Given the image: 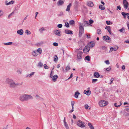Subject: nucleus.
<instances>
[{
    "label": "nucleus",
    "mask_w": 129,
    "mask_h": 129,
    "mask_svg": "<svg viewBox=\"0 0 129 129\" xmlns=\"http://www.w3.org/2000/svg\"><path fill=\"white\" fill-rule=\"evenodd\" d=\"M73 77V73H71V74L70 77L68 78V80L70 78H72Z\"/></svg>",
    "instance_id": "obj_63"
},
{
    "label": "nucleus",
    "mask_w": 129,
    "mask_h": 129,
    "mask_svg": "<svg viewBox=\"0 0 129 129\" xmlns=\"http://www.w3.org/2000/svg\"><path fill=\"white\" fill-rule=\"evenodd\" d=\"M124 27H122L121 29H120L119 31L120 32H122L123 31H124Z\"/></svg>",
    "instance_id": "obj_49"
},
{
    "label": "nucleus",
    "mask_w": 129,
    "mask_h": 129,
    "mask_svg": "<svg viewBox=\"0 0 129 129\" xmlns=\"http://www.w3.org/2000/svg\"><path fill=\"white\" fill-rule=\"evenodd\" d=\"M83 52L81 51H79L77 52L76 56V60L77 61H80L82 60L83 57Z\"/></svg>",
    "instance_id": "obj_3"
},
{
    "label": "nucleus",
    "mask_w": 129,
    "mask_h": 129,
    "mask_svg": "<svg viewBox=\"0 0 129 129\" xmlns=\"http://www.w3.org/2000/svg\"><path fill=\"white\" fill-rule=\"evenodd\" d=\"M45 28L44 27H42L41 28L39 29V31L41 34H42L43 33V31L45 30Z\"/></svg>",
    "instance_id": "obj_24"
},
{
    "label": "nucleus",
    "mask_w": 129,
    "mask_h": 129,
    "mask_svg": "<svg viewBox=\"0 0 129 129\" xmlns=\"http://www.w3.org/2000/svg\"><path fill=\"white\" fill-rule=\"evenodd\" d=\"M120 104L118 105V104L117 105V103H115L114 104V106L116 107H120L122 105V103H121V102H120Z\"/></svg>",
    "instance_id": "obj_26"
},
{
    "label": "nucleus",
    "mask_w": 129,
    "mask_h": 129,
    "mask_svg": "<svg viewBox=\"0 0 129 129\" xmlns=\"http://www.w3.org/2000/svg\"><path fill=\"white\" fill-rule=\"evenodd\" d=\"M85 108L86 109H87L89 107V106L87 104H85L84 105Z\"/></svg>",
    "instance_id": "obj_50"
},
{
    "label": "nucleus",
    "mask_w": 129,
    "mask_h": 129,
    "mask_svg": "<svg viewBox=\"0 0 129 129\" xmlns=\"http://www.w3.org/2000/svg\"><path fill=\"white\" fill-rule=\"evenodd\" d=\"M117 10H118V9L119 10H121V8L120 6H117Z\"/></svg>",
    "instance_id": "obj_60"
},
{
    "label": "nucleus",
    "mask_w": 129,
    "mask_h": 129,
    "mask_svg": "<svg viewBox=\"0 0 129 129\" xmlns=\"http://www.w3.org/2000/svg\"><path fill=\"white\" fill-rule=\"evenodd\" d=\"M123 3L124 8L126 9L128 7V3L127 2L126 0H123Z\"/></svg>",
    "instance_id": "obj_8"
},
{
    "label": "nucleus",
    "mask_w": 129,
    "mask_h": 129,
    "mask_svg": "<svg viewBox=\"0 0 129 129\" xmlns=\"http://www.w3.org/2000/svg\"><path fill=\"white\" fill-rule=\"evenodd\" d=\"M69 23L70 25H72L75 23V22L73 20H71L69 21Z\"/></svg>",
    "instance_id": "obj_36"
},
{
    "label": "nucleus",
    "mask_w": 129,
    "mask_h": 129,
    "mask_svg": "<svg viewBox=\"0 0 129 129\" xmlns=\"http://www.w3.org/2000/svg\"><path fill=\"white\" fill-rule=\"evenodd\" d=\"M7 2H6V4L7 5H10L13 4L14 3V2L13 1H11L9 2V3H7Z\"/></svg>",
    "instance_id": "obj_28"
},
{
    "label": "nucleus",
    "mask_w": 129,
    "mask_h": 129,
    "mask_svg": "<svg viewBox=\"0 0 129 129\" xmlns=\"http://www.w3.org/2000/svg\"><path fill=\"white\" fill-rule=\"evenodd\" d=\"M17 33L20 35H22L23 34V29H20L17 31Z\"/></svg>",
    "instance_id": "obj_11"
},
{
    "label": "nucleus",
    "mask_w": 129,
    "mask_h": 129,
    "mask_svg": "<svg viewBox=\"0 0 129 129\" xmlns=\"http://www.w3.org/2000/svg\"><path fill=\"white\" fill-rule=\"evenodd\" d=\"M83 23V25H84V26H87L89 25L88 21H84Z\"/></svg>",
    "instance_id": "obj_29"
},
{
    "label": "nucleus",
    "mask_w": 129,
    "mask_h": 129,
    "mask_svg": "<svg viewBox=\"0 0 129 129\" xmlns=\"http://www.w3.org/2000/svg\"><path fill=\"white\" fill-rule=\"evenodd\" d=\"M62 27V25L61 24H60L57 25V27L59 28H61Z\"/></svg>",
    "instance_id": "obj_53"
},
{
    "label": "nucleus",
    "mask_w": 129,
    "mask_h": 129,
    "mask_svg": "<svg viewBox=\"0 0 129 129\" xmlns=\"http://www.w3.org/2000/svg\"><path fill=\"white\" fill-rule=\"evenodd\" d=\"M99 7V8L102 10H104L105 9V7L102 5H100Z\"/></svg>",
    "instance_id": "obj_32"
},
{
    "label": "nucleus",
    "mask_w": 129,
    "mask_h": 129,
    "mask_svg": "<svg viewBox=\"0 0 129 129\" xmlns=\"http://www.w3.org/2000/svg\"><path fill=\"white\" fill-rule=\"evenodd\" d=\"M95 45V43L94 42H93L91 41V42L90 43L89 45L90 47H93Z\"/></svg>",
    "instance_id": "obj_25"
},
{
    "label": "nucleus",
    "mask_w": 129,
    "mask_h": 129,
    "mask_svg": "<svg viewBox=\"0 0 129 129\" xmlns=\"http://www.w3.org/2000/svg\"><path fill=\"white\" fill-rule=\"evenodd\" d=\"M102 33V31L100 29H97V33L98 35H100Z\"/></svg>",
    "instance_id": "obj_37"
},
{
    "label": "nucleus",
    "mask_w": 129,
    "mask_h": 129,
    "mask_svg": "<svg viewBox=\"0 0 129 129\" xmlns=\"http://www.w3.org/2000/svg\"><path fill=\"white\" fill-rule=\"evenodd\" d=\"M103 38L105 40V41L108 42H109V40L111 39L109 37H108V36H104L103 37Z\"/></svg>",
    "instance_id": "obj_10"
},
{
    "label": "nucleus",
    "mask_w": 129,
    "mask_h": 129,
    "mask_svg": "<svg viewBox=\"0 0 129 129\" xmlns=\"http://www.w3.org/2000/svg\"><path fill=\"white\" fill-rule=\"evenodd\" d=\"M121 14L123 16V17L124 18H126V13H125L124 12H122L121 13Z\"/></svg>",
    "instance_id": "obj_39"
},
{
    "label": "nucleus",
    "mask_w": 129,
    "mask_h": 129,
    "mask_svg": "<svg viewBox=\"0 0 129 129\" xmlns=\"http://www.w3.org/2000/svg\"><path fill=\"white\" fill-rule=\"evenodd\" d=\"M100 76L98 72H95L94 73V78H98Z\"/></svg>",
    "instance_id": "obj_19"
},
{
    "label": "nucleus",
    "mask_w": 129,
    "mask_h": 129,
    "mask_svg": "<svg viewBox=\"0 0 129 129\" xmlns=\"http://www.w3.org/2000/svg\"><path fill=\"white\" fill-rule=\"evenodd\" d=\"M33 98V97L30 95L24 94H22L20 96L19 100L21 101H24Z\"/></svg>",
    "instance_id": "obj_2"
},
{
    "label": "nucleus",
    "mask_w": 129,
    "mask_h": 129,
    "mask_svg": "<svg viewBox=\"0 0 129 129\" xmlns=\"http://www.w3.org/2000/svg\"><path fill=\"white\" fill-rule=\"evenodd\" d=\"M5 82L9 85L11 87H15L17 86H20L22 84V83H15L12 79L7 78L6 79Z\"/></svg>",
    "instance_id": "obj_1"
},
{
    "label": "nucleus",
    "mask_w": 129,
    "mask_h": 129,
    "mask_svg": "<svg viewBox=\"0 0 129 129\" xmlns=\"http://www.w3.org/2000/svg\"><path fill=\"white\" fill-rule=\"evenodd\" d=\"M80 94V93L78 91L76 92L75 94V97L76 98H77L78 97V95Z\"/></svg>",
    "instance_id": "obj_27"
},
{
    "label": "nucleus",
    "mask_w": 129,
    "mask_h": 129,
    "mask_svg": "<svg viewBox=\"0 0 129 129\" xmlns=\"http://www.w3.org/2000/svg\"><path fill=\"white\" fill-rule=\"evenodd\" d=\"M53 45L55 46H58V44L57 43L54 42L53 43Z\"/></svg>",
    "instance_id": "obj_54"
},
{
    "label": "nucleus",
    "mask_w": 129,
    "mask_h": 129,
    "mask_svg": "<svg viewBox=\"0 0 129 129\" xmlns=\"http://www.w3.org/2000/svg\"><path fill=\"white\" fill-rule=\"evenodd\" d=\"M38 53H39V54H41L42 53V50L41 48H38L36 51Z\"/></svg>",
    "instance_id": "obj_34"
},
{
    "label": "nucleus",
    "mask_w": 129,
    "mask_h": 129,
    "mask_svg": "<svg viewBox=\"0 0 129 129\" xmlns=\"http://www.w3.org/2000/svg\"><path fill=\"white\" fill-rule=\"evenodd\" d=\"M70 69V68L69 66H67L66 68V72H67Z\"/></svg>",
    "instance_id": "obj_42"
},
{
    "label": "nucleus",
    "mask_w": 129,
    "mask_h": 129,
    "mask_svg": "<svg viewBox=\"0 0 129 129\" xmlns=\"http://www.w3.org/2000/svg\"><path fill=\"white\" fill-rule=\"evenodd\" d=\"M66 22H66L65 23L66 26L67 27H69V24L68 22H67V23H66Z\"/></svg>",
    "instance_id": "obj_55"
},
{
    "label": "nucleus",
    "mask_w": 129,
    "mask_h": 129,
    "mask_svg": "<svg viewBox=\"0 0 129 129\" xmlns=\"http://www.w3.org/2000/svg\"><path fill=\"white\" fill-rule=\"evenodd\" d=\"M36 98L38 100H41V99L39 96L38 95H37L36 96Z\"/></svg>",
    "instance_id": "obj_46"
},
{
    "label": "nucleus",
    "mask_w": 129,
    "mask_h": 129,
    "mask_svg": "<svg viewBox=\"0 0 129 129\" xmlns=\"http://www.w3.org/2000/svg\"><path fill=\"white\" fill-rule=\"evenodd\" d=\"M98 81V79H93L92 80V83H94Z\"/></svg>",
    "instance_id": "obj_45"
},
{
    "label": "nucleus",
    "mask_w": 129,
    "mask_h": 129,
    "mask_svg": "<svg viewBox=\"0 0 129 129\" xmlns=\"http://www.w3.org/2000/svg\"><path fill=\"white\" fill-rule=\"evenodd\" d=\"M105 29H106L109 32L110 34H111V28L109 26H106L105 27Z\"/></svg>",
    "instance_id": "obj_17"
},
{
    "label": "nucleus",
    "mask_w": 129,
    "mask_h": 129,
    "mask_svg": "<svg viewBox=\"0 0 129 129\" xmlns=\"http://www.w3.org/2000/svg\"><path fill=\"white\" fill-rule=\"evenodd\" d=\"M53 72L52 71V70H51V73L50 75V78H52V76H53Z\"/></svg>",
    "instance_id": "obj_38"
},
{
    "label": "nucleus",
    "mask_w": 129,
    "mask_h": 129,
    "mask_svg": "<svg viewBox=\"0 0 129 129\" xmlns=\"http://www.w3.org/2000/svg\"><path fill=\"white\" fill-rule=\"evenodd\" d=\"M105 62L107 64H109L110 63L109 61L108 60H107L106 61H105Z\"/></svg>",
    "instance_id": "obj_56"
},
{
    "label": "nucleus",
    "mask_w": 129,
    "mask_h": 129,
    "mask_svg": "<svg viewBox=\"0 0 129 129\" xmlns=\"http://www.w3.org/2000/svg\"><path fill=\"white\" fill-rule=\"evenodd\" d=\"M31 54L34 56H36L38 55V54L36 50L33 51L31 52Z\"/></svg>",
    "instance_id": "obj_14"
},
{
    "label": "nucleus",
    "mask_w": 129,
    "mask_h": 129,
    "mask_svg": "<svg viewBox=\"0 0 129 129\" xmlns=\"http://www.w3.org/2000/svg\"><path fill=\"white\" fill-rule=\"evenodd\" d=\"M88 125L90 129H94L93 126L90 123H88Z\"/></svg>",
    "instance_id": "obj_30"
},
{
    "label": "nucleus",
    "mask_w": 129,
    "mask_h": 129,
    "mask_svg": "<svg viewBox=\"0 0 129 129\" xmlns=\"http://www.w3.org/2000/svg\"><path fill=\"white\" fill-rule=\"evenodd\" d=\"M84 123L82 122L81 120H79L77 122V125L81 127H85V125H84Z\"/></svg>",
    "instance_id": "obj_6"
},
{
    "label": "nucleus",
    "mask_w": 129,
    "mask_h": 129,
    "mask_svg": "<svg viewBox=\"0 0 129 129\" xmlns=\"http://www.w3.org/2000/svg\"><path fill=\"white\" fill-rule=\"evenodd\" d=\"M72 6L71 3H70L69 5L67 6L66 11H67L69 12L70 11V8Z\"/></svg>",
    "instance_id": "obj_15"
},
{
    "label": "nucleus",
    "mask_w": 129,
    "mask_h": 129,
    "mask_svg": "<svg viewBox=\"0 0 129 129\" xmlns=\"http://www.w3.org/2000/svg\"><path fill=\"white\" fill-rule=\"evenodd\" d=\"M85 60L89 61L90 60V57L89 56H87L85 58Z\"/></svg>",
    "instance_id": "obj_33"
},
{
    "label": "nucleus",
    "mask_w": 129,
    "mask_h": 129,
    "mask_svg": "<svg viewBox=\"0 0 129 129\" xmlns=\"http://www.w3.org/2000/svg\"><path fill=\"white\" fill-rule=\"evenodd\" d=\"M58 77V76L57 75H55L53 76L52 77L53 81L54 82L56 81Z\"/></svg>",
    "instance_id": "obj_16"
},
{
    "label": "nucleus",
    "mask_w": 129,
    "mask_h": 129,
    "mask_svg": "<svg viewBox=\"0 0 129 129\" xmlns=\"http://www.w3.org/2000/svg\"><path fill=\"white\" fill-rule=\"evenodd\" d=\"M90 47L89 46H86L85 47L83 50V52L85 53H86L87 52H88L90 50Z\"/></svg>",
    "instance_id": "obj_7"
},
{
    "label": "nucleus",
    "mask_w": 129,
    "mask_h": 129,
    "mask_svg": "<svg viewBox=\"0 0 129 129\" xmlns=\"http://www.w3.org/2000/svg\"><path fill=\"white\" fill-rule=\"evenodd\" d=\"M106 23L108 25H110L112 24V23L110 21H106Z\"/></svg>",
    "instance_id": "obj_44"
},
{
    "label": "nucleus",
    "mask_w": 129,
    "mask_h": 129,
    "mask_svg": "<svg viewBox=\"0 0 129 129\" xmlns=\"http://www.w3.org/2000/svg\"><path fill=\"white\" fill-rule=\"evenodd\" d=\"M74 111V108H72V109L70 110L69 111V113H72V112H73Z\"/></svg>",
    "instance_id": "obj_64"
},
{
    "label": "nucleus",
    "mask_w": 129,
    "mask_h": 129,
    "mask_svg": "<svg viewBox=\"0 0 129 129\" xmlns=\"http://www.w3.org/2000/svg\"><path fill=\"white\" fill-rule=\"evenodd\" d=\"M44 66L45 69H48L49 68L47 66L46 64H44Z\"/></svg>",
    "instance_id": "obj_51"
},
{
    "label": "nucleus",
    "mask_w": 129,
    "mask_h": 129,
    "mask_svg": "<svg viewBox=\"0 0 129 129\" xmlns=\"http://www.w3.org/2000/svg\"><path fill=\"white\" fill-rule=\"evenodd\" d=\"M118 48V47L117 46H115L114 47H111L110 49L109 52L110 53L113 50L116 51L117 50Z\"/></svg>",
    "instance_id": "obj_9"
},
{
    "label": "nucleus",
    "mask_w": 129,
    "mask_h": 129,
    "mask_svg": "<svg viewBox=\"0 0 129 129\" xmlns=\"http://www.w3.org/2000/svg\"><path fill=\"white\" fill-rule=\"evenodd\" d=\"M111 69V67L110 66L109 67H108L107 68H105L104 69L105 70H106L107 71H109Z\"/></svg>",
    "instance_id": "obj_43"
},
{
    "label": "nucleus",
    "mask_w": 129,
    "mask_h": 129,
    "mask_svg": "<svg viewBox=\"0 0 129 129\" xmlns=\"http://www.w3.org/2000/svg\"><path fill=\"white\" fill-rule=\"evenodd\" d=\"M83 24L80 23H79V36L81 37L84 32V28L83 26Z\"/></svg>",
    "instance_id": "obj_4"
},
{
    "label": "nucleus",
    "mask_w": 129,
    "mask_h": 129,
    "mask_svg": "<svg viewBox=\"0 0 129 129\" xmlns=\"http://www.w3.org/2000/svg\"><path fill=\"white\" fill-rule=\"evenodd\" d=\"M127 25L128 27V29H129V22L128 21L127 23Z\"/></svg>",
    "instance_id": "obj_59"
},
{
    "label": "nucleus",
    "mask_w": 129,
    "mask_h": 129,
    "mask_svg": "<svg viewBox=\"0 0 129 129\" xmlns=\"http://www.w3.org/2000/svg\"><path fill=\"white\" fill-rule=\"evenodd\" d=\"M89 22L90 24H92L93 22V21L92 20L90 19L89 20Z\"/></svg>",
    "instance_id": "obj_58"
},
{
    "label": "nucleus",
    "mask_w": 129,
    "mask_h": 129,
    "mask_svg": "<svg viewBox=\"0 0 129 129\" xmlns=\"http://www.w3.org/2000/svg\"><path fill=\"white\" fill-rule=\"evenodd\" d=\"M87 5L88 6L91 7H92L93 6L92 2L90 1H89L87 2Z\"/></svg>",
    "instance_id": "obj_21"
},
{
    "label": "nucleus",
    "mask_w": 129,
    "mask_h": 129,
    "mask_svg": "<svg viewBox=\"0 0 129 129\" xmlns=\"http://www.w3.org/2000/svg\"><path fill=\"white\" fill-rule=\"evenodd\" d=\"M43 64L41 62H40L38 63V66H39L40 67H41L43 66Z\"/></svg>",
    "instance_id": "obj_47"
},
{
    "label": "nucleus",
    "mask_w": 129,
    "mask_h": 129,
    "mask_svg": "<svg viewBox=\"0 0 129 129\" xmlns=\"http://www.w3.org/2000/svg\"><path fill=\"white\" fill-rule=\"evenodd\" d=\"M13 44L12 42H9L8 43H4V44L5 45H12Z\"/></svg>",
    "instance_id": "obj_31"
},
{
    "label": "nucleus",
    "mask_w": 129,
    "mask_h": 129,
    "mask_svg": "<svg viewBox=\"0 0 129 129\" xmlns=\"http://www.w3.org/2000/svg\"><path fill=\"white\" fill-rule=\"evenodd\" d=\"M91 93V91L89 90H88L87 91L85 90L84 91V93L88 95H90Z\"/></svg>",
    "instance_id": "obj_18"
},
{
    "label": "nucleus",
    "mask_w": 129,
    "mask_h": 129,
    "mask_svg": "<svg viewBox=\"0 0 129 129\" xmlns=\"http://www.w3.org/2000/svg\"><path fill=\"white\" fill-rule=\"evenodd\" d=\"M75 103V102L74 101H71V104L72 105V108H74V105Z\"/></svg>",
    "instance_id": "obj_40"
},
{
    "label": "nucleus",
    "mask_w": 129,
    "mask_h": 129,
    "mask_svg": "<svg viewBox=\"0 0 129 129\" xmlns=\"http://www.w3.org/2000/svg\"><path fill=\"white\" fill-rule=\"evenodd\" d=\"M35 72H33L29 74H27L26 75V77H31L35 74Z\"/></svg>",
    "instance_id": "obj_23"
},
{
    "label": "nucleus",
    "mask_w": 129,
    "mask_h": 129,
    "mask_svg": "<svg viewBox=\"0 0 129 129\" xmlns=\"http://www.w3.org/2000/svg\"><path fill=\"white\" fill-rule=\"evenodd\" d=\"M65 33L67 34H73L72 31L68 29H66L65 30Z\"/></svg>",
    "instance_id": "obj_20"
},
{
    "label": "nucleus",
    "mask_w": 129,
    "mask_h": 129,
    "mask_svg": "<svg viewBox=\"0 0 129 129\" xmlns=\"http://www.w3.org/2000/svg\"><path fill=\"white\" fill-rule=\"evenodd\" d=\"M108 104V103L107 102L103 100L100 101L99 103V104L101 107L105 106Z\"/></svg>",
    "instance_id": "obj_5"
},
{
    "label": "nucleus",
    "mask_w": 129,
    "mask_h": 129,
    "mask_svg": "<svg viewBox=\"0 0 129 129\" xmlns=\"http://www.w3.org/2000/svg\"><path fill=\"white\" fill-rule=\"evenodd\" d=\"M86 35L87 36V37L88 38V39L90 38V36L89 34H86Z\"/></svg>",
    "instance_id": "obj_57"
},
{
    "label": "nucleus",
    "mask_w": 129,
    "mask_h": 129,
    "mask_svg": "<svg viewBox=\"0 0 129 129\" xmlns=\"http://www.w3.org/2000/svg\"><path fill=\"white\" fill-rule=\"evenodd\" d=\"M54 33L55 35H56L58 36H60V31L58 30H55L54 31Z\"/></svg>",
    "instance_id": "obj_12"
},
{
    "label": "nucleus",
    "mask_w": 129,
    "mask_h": 129,
    "mask_svg": "<svg viewBox=\"0 0 129 129\" xmlns=\"http://www.w3.org/2000/svg\"><path fill=\"white\" fill-rule=\"evenodd\" d=\"M64 125L67 129H69L68 125L65 121V117H64L63 120Z\"/></svg>",
    "instance_id": "obj_13"
},
{
    "label": "nucleus",
    "mask_w": 129,
    "mask_h": 129,
    "mask_svg": "<svg viewBox=\"0 0 129 129\" xmlns=\"http://www.w3.org/2000/svg\"><path fill=\"white\" fill-rule=\"evenodd\" d=\"M17 109L20 112L21 110V108L19 107H17Z\"/></svg>",
    "instance_id": "obj_61"
},
{
    "label": "nucleus",
    "mask_w": 129,
    "mask_h": 129,
    "mask_svg": "<svg viewBox=\"0 0 129 129\" xmlns=\"http://www.w3.org/2000/svg\"><path fill=\"white\" fill-rule=\"evenodd\" d=\"M102 49L103 50H104L106 48V47L105 46H102L101 47Z\"/></svg>",
    "instance_id": "obj_62"
},
{
    "label": "nucleus",
    "mask_w": 129,
    "mask_h": 129,
    "mask_svg": "<svg viewBox=\"0 0 129 129\" xmlns=\"http://www.w3.org/2000/svg\"><path fill=\"white\" fill-rule=\"evenodd\" d=\"M3 13L4 12L2 10H0V17L3 15Z\"/></svg>",
    "instance_id": "obj_48"
},
{
    "label": "nucleus",
    "mask_w": 129,
    "mask_h": 129,
    "mask_svg": "<svg viewBox=\"0 0 129 129\" xmlns=\"http://www.w3.org/2000/svg\"><path fill=\"white\" fill-rule=\"evenodd\" d=\"M114 79L113 78H111L110 81V84H112L113 81Z\"/></svg>",
    "instance_id": "obj_52"
},
{
    "label": "nucleus",
    "mask_w": 129,
    "mask_h": 129,
    "mask_svg": "<svg viewBox=\"0 0 129 129\" xmlns=\"http://www.w3.org/2000/svg\"><path fill=\"white\" fill-rule=\"evenodd\" d=\"M25 33L27 35H30L31 34V33L30 32L27 30H26V31Z\"/></svg>",
    "instance_id": "obj_41"
},
{
    "label": "nucleus",
    "mask_w": 129,
    "mask_h": 129,
    "mask_svg": "<svg viewBox=\"0 0 129 129\" xmlns=\"http://www.w3.org/2000/svg\"><path fill=\"white\" fill-rule=\"evenodd\" d=\"M64 3L62 0H59L57 3V4L58 6L62 5Z\"/></svg>",
    "instance_id": "obj_22"
},
{
    "label": "nucleus",
    "mask_w": 129,
    "mask_h": 129,
    "mask_svg": "<svg viewBox=\"0 0 129 129\" xmlns=\"http://www.w3.org/2000/svg\"><path fill=\"white\" fill-rule=\"evenodd\" d=\"M58 58L57 55H55L54 56V61L55 62H56V61H57L58 60Z\"/></svg>",
    "instance_id": "obj_35"
}]
</instances>
